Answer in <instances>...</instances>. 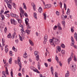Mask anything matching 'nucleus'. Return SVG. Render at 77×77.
Masks as SVG:
<instances>
[{
  "label": "nucleus",
  "instance_id": "1",
  "mask_svg": "<svg viewBox=\"0 0 77 77\" xmlns=\"http://www.w3.org/2000/svg\"><path fill=\"white\" fill-rule=\"evenodd\" d=\"M49 42L50 43H52V44L51 45H54V47H55L54 44L57 45H58L60 43V40L57 39V38L53 37L52 39L50 40Z\"/></svg>",
  "mask_w": 77,
  "mask_h": 77
},
{
  "label": "nucleus",
  "instance_id": "2",
  "mask_svg": "<svg viewBox=\"0 0 77 77\" xmlns=\"http://www.w3.org/2000/svg\"><path fill=\"white\" fill-rule=\"evenodd\" d=\"M25 23L26 25L27 28L28 29H31V27H30V24L28 23L29 22V19L28 18H27L25 20Z\"/></svg>",
  "mask_w": 77,
  "mask_h": 77
},
{
  "label": "nucleus",
  "instance_id": "3",
  "mask_svg": "<svg viewBox=\"0 0 77 77\" xmlns=\"http://www.w3.org/2000/svg\"><path fill=\"white\" fill-rule=\"evenodd\" d=\"M71 40L72 41V45H71V46L72 47H73L74 48H75V49H77V46L76 45H74V38L72 36H71Z\"/></svg>",
  "mask_w": 77,
  "mask_h": 77
},
{
  "label": "nucleus",
  "instance_id": "4",
  "mask_svg": "<svg viewBox=\"0 0 77 77\" xmlns=\"http://www.w3.org/2000/svg\"><path fill=\"white\" fill-rule=\"evenodd\" d=\"M4 2L7 3L8 8L10 9H12V5H10L9 1H8V0H4Z\"/></svg>",
  "mask_w": 77,
  "mask_h": 77
},
{
  "label": "nucleus",
  "instance_id": "5",
  "mask_svg": "<svg viewBox=\"0 0 77 77\" xmlns=\"http://www.w3.org/2000/svg\"><path fill=\"white\" fill-rule=\"evenodd\" d=\"M73 55H74V54H73V53H71V55L70 57L68 59V64L69 63V62L71 60L72 58H73Z\"/></svg>",
  "mask_w": 77,
  "mask_h": 77
},
{
  "label": "nucleus",
  "instance_id": "6",
  "mask_svg": "<svg viewBox=\"0 0 77 77\" xmlns=\"http://www.w3.org/2000/svg\"><path fill=\"white\" fill-rule=\"evenodd\" d=\"M31 69H32V70L33 71H34V72H37V73H38V74H40V72H39V71H38V69H36L33 66H32L31 67Z\"/></svg>",
  "mask_w": 77,
  "mask_h": 77
},
{
  "label": "nucleus",
  "instance_id": "7",
  "mask_svg": "<svg viewBox=\"0 0 77 77\" xmlns=\"http://www.w3.org/2000/svg\"><path fill=\"white\" fill-rule=\"evenodd\" d=\"M47 38H48V36H47V35H45L44 36V41L43 42V44H46V42H47Z\"/></svg>",
  "mask_w": 77,
  "mask_h": 77
},
{
  "label": "nucleus",
  "instance_id": "8",
  "mask_svg": "<svg viewBox=\"0 0 77 77\" xmlns=\"http://www.w3.org/2000/svg\"><path fill=\"white\" fill-rule=\"evenodd\" d=\"M34 54H35V56H36V59L37 61L39 60V55H38V52L37 51H35L34 53Z\"/></svg>",
  "mask_w": 77,
  "mask_h": 77
},
{
  "label": "nucleus",
  "instance_id": "9",
  "mask_svg": "<svg viewBox=\"0 0 77 77\" xmlns=\"http://www.w3.org/2000/svg\"><path fill=\"white\" fill-rule=\"evenodd\" d=\"M74 66H75L74 68V66L73 65H72V66H70V68L71 69H72L73 71H75L77 68L76 65H75Z\"/></svg>",
  "mask_w": 77,
  "mask_h": 77
},
{
  "label": "nucleus",
  "instance_id": "10",
  "mask_svg": "<svg viewBox=\"0 0 77 77\" xmlns=\"http://www.w3.org/2000/svg\"><path fill=\"white\" fill-rule=\"evenodd\" d=\"M10 15L11 17H14L15 18H18V15L16 14H14L12 13H11L10 14Z\"/></svg>",
  "mask_w": 77,
  "mask_h": 77
},
{
  "label": "nucleus",
  "instance_id": "11",
  "mask_svg": "<svg viewBox=\"0 0 77 77\" xmlns=\"http://www.w3.org/2000/svg\"><path fill=\"white\" fill-rule=\"evenodd\" d=\"M18 64L20 68H21V61L20 59H18Z\"/></svg>",
  "mask_w": 77,
  "mask_h": 77
},
{
  "label": "nucleus",
  "instance_id": "12",
  "mask_svg": "<svg viewBox=\"0 0 77 77\" xmlns=\"http://www.w3.org/2000/svg\"><path fill=\"white\" fill-rule=\"evenodd\" d=\"M51 5H45V8H51Z\"/></svg>",
  "mask_w": 77,
  "mask_h": 77
},
{
  "label": "nucleus",
  "instance_id": "13",
  "mask_svg": "<svg viewBox=\"0 0 77 77\" xmlns=\"http://www.w3.org/2000/svg\"><path fill=\"white\" fill-rule=\"evenodd\" d=\"M31 5L33 6L34 10L36 11V9H35V8H36L35 7V4H34V3H31Z\"/></svg>",
  "mask_w": 77,
  "mask_h": 77
},
{
  "label": "nucleus",
  "instance_id": "14",
  "mask_svg": "<svg viewBox=\"0 0 77 77\" xmlns=\"http://www.w3.org/2000/svg\"><path fill=\"white\" fill-rule=\"evenodd\" d=\"M20 11L21 14H24V11L23 10L22 7H20Z\"/></svg>",
  "mask_w": 77,
  "mask_h": 77
},
{
  "label": "nucleus",
  "instance_id": "15",
  "mask_svg": "<svg viewBox=\"0 0 77 77\" xmlns=\"http://www.w3.org/2000/svg\"><path fill=\"white\" fill-rule=\"evenodd\" d=\"M43 15L44 16V20H46L47 19V16L46 15H47V14H46V13H43Z\"/></svg>",
  "mask_w": 77,
  "mask_h": 77
},
{
  "label": "nucleus",
  "instance_id": "16",
  "mask_svg": "<svg viewBox=\"0 0 77 77\" xmlns=\"http://www.w3.org/2000/svg\"><path fill=\"white\" fill-rule=\"evenodd\" d=\"M51 72L52 73V75L54 76V74H53V72L54 71V70L53 69V66H51Z\"/></svg>",
  "mask_w": 77,
  "mask_h": 77
},
{
  "label": "nucleus",
  "instance_id": "17",
  "mask_svg": "<svg viewBox=\"0 0 77 77\" xmlns=\"http://www.w3.org/2000/svg\"><path fill=\"white\" fill-rule=\"evenodd\" d=\"M33 16L34 18H35L36 20H37V19H38V18H37V14H36V13H34Z\"/></svg>",
  "mask_w": 77,
  "mask_h": 77
},
{
  "label": "nucleus",
  "instance_id": "18",
  "mask_svg": "<svg viewBox=\"0 0 77 77\" xmlns=\"http://www.w3.org/2000/svg\"><path fill=\"white\" fill-rule=\"evenodd\" d=\"M38 11L39 13H41V12H42V8L41 7H40L39 8Z\"/></svg>",
  "mask_w": 77,
  "mask_h": 77
},
{
  "label": "nucleus",
  "instance_id": "19",
  "mask_svg": "<svg viewBox=\"0 0 77 77\" xmlns=\"http://www.w3.org/2000/svg\"><path fill=\"white\" fill-rule=\"evenodd\" d=\"M74 37L75 39H76V41H77V33L75 32L74 34Z\"/></svg>",
  "mask_w": 77,
  "mask_h": 77
},
{
  "label": "nucleus",
  "instance_id": "20",
  "mask_svg": "<svg viewBox=\"0 0 77 77\" xmlns=\"http://www.w3.org/2000/svg\"><path fill=\"white\" fill-rule=\"evenodd\" d=\"M69 75V72L68 71H67V72L65 74V77H68Z\"/></svg>",
  "mask_w": 77,
  "mask_h": 77
},
{
  "label": "nucleus",
  "instance_id": "21",
  "mask_svg": "<svg viewBox=\"0 0 77 77\" xmlns=\"http://www.w3.org/2000/svg\"><path fill=\"white\" fill-rule=\"evenodd\" d=\"M29 42L30 43V44L31 45H32V46H33V42L30 39L29 40Z\"/></svg>",
  "mask_w": 77,
  "mask_h": 77
},
{
  "label": "nucleus",
  "instance_id": "22",
  "mask_svg": "<svg viewBox=\"0 0 77 77\" xmlns=\"http://www.w3.org/2000/svg\"><path fill=\"white\" fill-rule=\"evenodd\" d=\"M70 12L71 11H70V9H69V8H68L66 12V14H68V15H69L70 14Z\"/></svg>",
  "mask_w": 77,
  "mask_h": 77
},
{
  "label": "nucleus",
  "instance_id": "23",
  "mask_svg": "<svg viewBox=\"0 0 77 77\" xmlns=\"http://www.w3.org/2000/svg\"><path fill=\"white\" fill-rule=\"evenodd\" d=\"M38 68L39 70H40L41 67H40V63H39V62H38Z\"/></svg>",
  "mask_w": 77,
  "mask_h": 77
},
{
  "label": "nucleus",
  "instance_id": "24",
  "mask_svg": "<svg viewBox=\"0 0 77 77\" xmlns=\"http://www.w3.org/2000/svg\"><path fill=\"white\" fill-rule=\"evenodd\" d=\"M5 72L6 74H7V75H9V73H8V69L6 67H5Z\"/></svg>",
  "mask_w": 77,
  "mask_h": 77
},
{
  "label": "nucleus",
  "instance_id": "25",
  "mask_svg": "<svg viewBox=\"0 0 77 77\" xmlns=\"http://www.w3.org/2000/svg\"><path fill=\"white\" fill-rule=\"evenodd\" d=\"M57 50L59 51V52H60L61 50V49L58 46H57Z\"/></svg>",
  "mask_w": 77,
  "mask_h": 77
},
{
  "label": "nucleus",
  "instance_id": "26",
  "mask_svg": "<svg viewBox=\"0 0 77 77\" xmlns=\"http://www.w3.org/2000/svg\"><path fill=\"white\" fill-rule=\"evenodd\" d=\"M23 8L25 9H27V7H26V5L25 3H23Z\"/></svg>",
  "mask_w": 77,
  "mask_h": 77
},
{
  "label": "nucleus",
  "instance_id": "27",
  "mask_svg": "<svg viewBox=\"0 0 77 77\" xmlns=\"http://www.w3.org/2000/svg\"><path fill=\"white\" fill-rule=\"evenodd\" d=\"M7 38H11L12 36H11V34L9 33V34L7 35Z\"/></svg>",
  "mask_w": 77,
  "mask_h": 77
},
{
  "label": "nucleus",
  "instance_id": "28",
  "mask_svg": "<svg viewBox=\"0 0 77 77\" xmlns=\"http://www.w3.org/2000/svg\"><path fill=\"white\" fill-rule=\"evenodd\" d=\"M55 60L57 61V63H59V58L57 57V55L56 56Z\"/></svg>",
  "mask_w": 77,
  "mask_h": 77
},
{
  "label": "nucleus",
  "instance_id": "29",
  "mask_svg": "<svg viewBox=\"0 0 77 77\" xmlns=\"http://www.w3.org/2000/svg\"><path fill=\"white\" fill-rule=\"evenodd\" d=\"M27 56H28L27 54V53H25L23 54V57H24V58H26V57H27Z\"/></svg>",
  "mask_w": 77,
  "mask_h": 77
},
{
  "label": "nucleus",
  "instance_id": "30",
  "mask_svg": "<svg viewBox=\"0 0 77 77\" xmlns=\"http://www.w3.org/2000/svg\"><path fill=\"white\" fill-rule=\"evenodd\" d=\"M61 23H62V24H63V26H64L65 28V21H63L62 22H61Z\"/></svg>",
  "mask_w": 77,
  "mask_h": 77
},
{
  "label": "nucleus",
  "instance_id": "31",
  "mask_svg": "<svg viewBox=\"0 0 77 77\" xmlns=\"http://www.w3.org/2000/svg\"><path fill=\"white\" fill-rule=\"evenodd\" d=\"M26 33H27V34L29 35V34H30V31L29 30H26Z\"/></svg>",
  "mask_w": 77,
  "mask_h": 77
},
{
  "label": "nucleus",
  "instance_id": "32",
  "mask_svg": "<svg viewBox=\"0 0 77 77\" xmlns=\"http://www.w3.org/2000/svg\"><path fill=\"white\" fill-rule=\"evenodd\" d=\"M74 27L72 26V27H71V32H72V33H73V32H74Z\"/></svg>",
  "mask_w": 77,
  "mask_h": 77
},
{
  "label": "nucleus",
  "instance_id": "33",
  "mask_svg": "<svg viewBox=\"0 0 77 77\" xmlns=\"http://www.w3.org/2000/svg\"><path fill=\"white\" fill-rule=\"evenodd\" d=\"M15 35H16V33H15V32H14L12 35V37H11L12 38L14 39V38H15Z\"/></svg>",
  "mask_w": 77,
  "mask_h": 77
},
{
  "label": "nucleus",
  "instance_id": "34",
  "mask_svg": "<svg viewBox=\"0 0 77 77\" xmlns=\"http://www.w3.org/2000/svg\"><path fill=\"white\" fill-rule=\"evenodd\" d=\"M17 21L19 23H20V24H21V23H22V20L21 19H17Z\"/></svg>",
  "mask_w": 77,
  "mask_h": 77
},
{
  "label": "nucleus",
  "instance_id": "35",
  "mask_svg": "<svg viewBox=\"0 0 77 77\" xmlns=\"http://www.w3.org/2000/svg\"><path fill=\"white\" fill-rule=\"evenodd\" d=\"M9 64H12V58H11L9 60Z\"/></svg>",
  "mask_w": 77,
  "mask_h": 77
},
{
  "label": "nucleus",
  "instance_id": "36",
  "mask_svg": "<svg viewBox=\"0 0 77 77\" xmlns=\"http://www.w3.org/2000/svg\"><path fill=\"white\" fill-rule=\"evenodd\" d=\"M61 53L63 54H65V51L64 50H62L61 51Z\"/></svg>",
  "mask_w": 77,
  "mask_h": 77
},
{
  "label": "nucleus",
  "instance_id": "37",
  "mask_svg": "<svg viewBox=\"0 0 77 77\" xmlns=\"http://www.w3.org/2000/svg\"><path fill=\"white\" fill-rule=\"evenodd\" d=\"M13 50L16 52V51H17V48H15V47L14 46H13Z\"/></svg>",
  "mask_w": 77,
  "mask_h": 77
},
{
  "label": "nucleus",
  "instance_id": "38",
  "mask_svg": "<svg viewBox=\"0 0 77 77\" xmlns=\"http://www.w3.org/2000/svg\"><path fill=\"white\" fill-rule=\"evenodd\" d=\"M1 18H2V19H1V20L2 21H3V20H4V19H5V16H4V15H1Z\"/></svg>",
  "mask_w": 77,
  "mask_h": 77
},
{
  "label": "nucleus",
  "instance_id": "39",
  "mask_svg": "<svg viewBox=\"0 0 77 77\" xmlns=\"http://www.w3.org/2000/svg\"><path fill=\"white\" fill-rule=\"evenodd\" d=\"M2 74L3 75L5 76V77H6V75H5V74H6V72L4 71H2Z\"/></svg>",
  "mask_w": 77,
  "mask_h": 77
},
{
  "label": "nucleus",
  "instance_id": "40",
  "mask_svg": "<svg viewBox=\"0 0 77 77\" xmlns=\"http://www.w3.org/2000/svg\"><path fill=\"white\" fill-rule=\"evenodd\" d=\"M61 46L63 48H65V45L64 44H62L61 45Z\"/></svg>",
  "mask_w": 77,
  "mask_h": 77
},
{
  "label": "nucleus",
  "instance_id": "41",
  "mask_svg": "<svg viewBox=\"0 0 77 77\" xmlns=\"http://www.w3.org/2000/svg\"><path fill=\"white\" fill-rule=\"evenodd\" d=\"M56 15H57V16H59V11H56Z\"/></svg>",
  "mask_w": 77,
  "mask_h": 77
},
{
  "label": "nucleus",
  "instance_id": "42",
  "mask_svg": "<svg viewBox=\"0 0 77 77\" xmlns=\"http://www.w3.org/2000/svg\"><path fill=\"white\" fill-rule=\"evenodd\" d=\"M5 48L7 49H5V51L6 52V53H7L8 52V49L6 47V46L5 47Z\"/></svg>",
  "mask_w": 77,
  "mask_h": 77
},
{
  "label": "nucleus",
  "instance_id": "43",
  "mask_svg": "<svg viewBox=\"0 0 77 77\" xmlns=\"http://www.w3.org/2000/svg\"><path fill=\"white\" fill-rule=\"evenodd\" d=\"M54 74H55V77H58V76L57 75V72H55Z\"/></svg>",
  "mask_w": 77,
  "mask_h": 77
},
{
  "label": "nucleus",
  "instance_id": "44",
  "mask_svg": "<svg viewBox=\"0 0 77 77\" xmlns=\"http://www.w3.org/2000/svg\"><path fill=\"white\" fill-rule=\"evenodd\" d=\"M57 26L56 25L53 28V29H54V30H55L56 29H57Z\"/></svg>",
  "mask_w": 77,
  "mask_h": 77
},
{
  "label": "nucleus",
  "instance_id": "45",
  "mask_svg": "<svg viewBox=\"0 0 77 77\" xmlns=\"http://www.w3.org/2000/svg\"><path fill=\"white\" fill-rule=\"evenodd\" d=\"M11 74L12 77H14V76H13L14 73H13V72H12V71H11Z\"/></svg>",
  "mask_w": 77,
  "mask_h": 77
},
{
  "label": "nucleus",
  "instance_id": "46",
  "mask_svg": "<svg viewBox=\"0 0 77 77\" xmlns=\"http://www.w3.org/2000/svg\"><path fill=\"white\" fill-rule=\"evenodd\" d=\"M19 36L20 37V41H23V38H22V37H21V36H20V35H19Z\"/></svg>",
  "mask_w": 77,
  "mask_h": 77
},
{
  "label": "nucleus",
  "instance_id": "47",
  "mask_svg": "<svg viewBox=\"0 0 77 77\" xmlns=\"http://www.w3.org/2000/svg\"><path fill=\"white\" fill-rule=\"evenodd\" d=\"M13 5L14 8H15V7H16V4L14 3H13Z\"/></svg>",
  "mask_w": 77,
  "mask_h": 77
},
{
  "label": "nucleus",
  "instance_id": "48",
  "mask_svg": "<svg viewBox=\"0 0 77 77\" xmlns=\"http://www.w3.org/2000/svg\"><path fill=\"white\" fill-rule=\"evenodd\" d=\"M10 54L11 56H12V51H10Z\"/></svg>",
  "mask_w": 77,
  "mask_h": 77
},
{
  "label": "nucleus",
  "instance_id": "49",
  "mask_svg": "<svg viewBox=\"0 0 77 77\" xmlns=\"http://www.w3.org/2000/svg\"><path fill=\"white\" fill-rule=\"evenodd\" d=\"M24 15H25V17H28V15H27V14L26 13H24Z\"/></svg>",
  "mask_w": 77,
  "mask_h": 77
},
{
  "label": "nucleus",
  "instance_id": "50",
  "mask_svg": "<svg viewBox=\"0 0 77 77\" xmlns=\"http://www.w3.org/2000/svg\"><path fill=\"white\" fill-rule=\"evenodd\" d=\"M45 65L46 66V67H48V64H47V63H45Z\"/></svg>",
  "mask_w": 77,
  "mask_h": 77
},
{
  "label": "nucleus",
  "instance_id": "51",
  "mask_svg": "<svg viewBox=\"0 0 77 77\" xmlns=\"http://www.w3.org/2000/svg\"><path fill=\"white\" fill-rule=\"evenodd\" d=\"M59 63V64L60 66H62V63L60 62V61L58 63Z\"/></svg>",
  "mask_w": 77,
  "mask_h": 77
},
{
  "label": "nucleus",
  "instance_id": "52",
  "mask_svg": "<svg viewBox=\"0 0 77 77\" xmlns=\"http://www.w3.org/2000/svg\"><path fill=\"white\" fill-rule=\"evenodd\" d=\"M74 60L75 62H77V59L75 57H74Z\"/></svg>",
  "mask_w": 77,
  "mask_h": 77
},
{
  "label": "nucleus",
  "instance_id": "53",
  "mask_svg": "<svg viewBox=\"0 0 77 77\" xmlns=\"http://www.w3.org/2000/svg\"><path fill=\"white\" fill-rule=\"evenodd\" d=\"M9 11H5V12H4V14H7V13H9Z\"/></svg>",
  "mask_w": 77,
  "mask_h": 77
},
{
  "label": "nucleus",
  "instance_id": "54",
  "mask_svg": "<svg viewBox=\"0 0 77 77\" xmlns=\"http://www.w3.org/2000/svg\"><path fill=\"white\" fill-rule=\"evenodd\" d=\"M2 43H5V40L3 38L2 39Z\"/></svg>",
  "mask_w": 77,
  "mask_h": 77
},
{
  "label": "nucleus",
  "instance_id": "55",
  "mask_svg": "<svg viewBox=\"0 0 77 77\" xmlns=\"http://www.w3.org/2000/svg\"><path fill=\"white\" fill-rule=\"evenodd\" d=\"M6 16L7 17H8V18H9L10 17V16L9 15V14H7L6 15Z\"/></svg>",
  "mask_w": 77,
  "mask_h": 77
},
{
  "label": "nucleus",
  "instance_id": "56",
  "mask_svg": "<svg viewBox=\"0 0 77 77\" xmlns=\"http://www.w3.org/2000/svg\"><path fill=\"white\" fill-rule=\"evenodd\" d=\"M10 21L11 22V24H14V22L13 21L12 19H11Z\"/></svg>",
  "mask_w": 77,
  "mask_h": 77
},
{
  "label": "nucleus",
  "instance_id": "57",
  "mask_svg": "<svg viewBox=\"0 0 77 77\" xmlns=\"http://www.w3.org/2000/svg\"><path fill=\"white\" fill-rule=\"evenodd\" d=\"M75 2L76 6H77V0H75Z\"/></svg>",
  "mask_w": 77,
  "mask_h": 77
},
{
  "label": "nucleus",
  "instance_id": "58",
  "mask_svg": "<svg viewBox=\"0 0 77 77\" xmlns=\"http://www.w3.org/2000/svg\"><path fill=\"white\" fill-rule=\"evenodd\" d=\"M58 28V29H59V30H62V28L60 26H59Z\"/></svg>",
  "mask_w": 77,
  "mask_h": 77
},
{
  "label": "nucleus",
  "instance_id": "59",
  "mask_svg": "<svg viewBox=\"0 0 77 77\" xmlns=\"http://www.w3.org/2000/svg\"><path fill=\"white\" fill-rule=\"evenodd\" d=\"M22 33L23 34V35H24V34L26 33V32H25V31L24 30L22 32Z\"/></svg>",
  "mask_w": 77,
  "mask_h": 77
},
{
  "label": "nucleus",
  "instance_id": "60",
  "mask_svg": "<svg viewBox=\"0 0 77 77\" xmlns=\"http://www.w3.org/2000/svg\"><path fill=\"white\" fill-rule=\"evenodd\" d=\"M15 42H16V43H18V42H19L18 40V39L16 40Z\"/></svg>",
  "mask_w": 77,
  "mask_h": 77
},
{
  "label": "nucleus",
  "instance_id": "61",
  "mask_svg": "<svg viewBox=\"0 0 77 77\" xmlns=\"http://www.w3.org/2000/svg\"><path fill=\"white\" fill-rule=\"evenodd\" d=\"M20 16L21 18H22V16L23 15V14H21V13H20Z\"/></svg>",
  "mask_w": 77,
  "mask_h": 77
},
{
  "label": "nucleus",
  "instance_id": "62",
  "mask_svg": "<svg viewBox=\"0 0 77 77\" xmlns=\"http://www.w3.org/2000/svg\"><path fill=\"white\" fill-rule=\"evenodd\" d=\"M18 75L19 76H20V77H21V73H19Z\"/></svg>",
  "mask_w": 77,
  "mask_h": 77
},
{
  "label": "nucleus",
  "instance_id": "63",
  "mask_svg": "<svg viewBox=\"0 0 77 77\" xmlns=\"http://www.w3.org/2000/svg\"><path fill=\"white\" fill-rule=\"evenodd\" d=\"M48 62H51V59H48Z\"/></svg>",
  "mask_w": 77,
  "mask_h": 77
},
{
  "label": "nucleus",
  "instance_id": "64",
  "mask_svg": "<svg viewBox=\"0 0 77 77\" xmlns=\"http://www.w3.org/2000/svg\"><path fill=\"white\" fill-rule=\"evenodd\" d=\"M40 77H45L44 76L43 77H42V74H40Z\"/></svg>",
  "mask_w": 77,
  "mask_h": 77
}]
</instances>
